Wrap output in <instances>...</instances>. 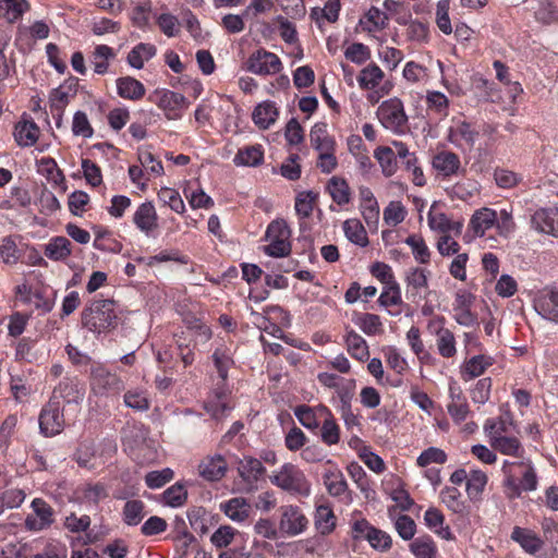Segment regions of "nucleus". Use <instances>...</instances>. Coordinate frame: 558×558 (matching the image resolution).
Listing matches in <instances>:
<instances>
[{
    "label": "nucleus",
    "instance_id": "obj_1",
    "mask_svg": "<svg viewBox=\"0 0 558 558\" xmlns=\"http://www.w3.org/2000/svg\"><path fill=\"white\" fill-rule=\"evenodd\" d=\"M505 474V486L509 498L520 497L522 492H533L537 488V475L531 460L512 462L505 460L501 468Z\"/></svg>",
    "mask_w": 558,
    "mask_h": 558
},
{
    "label": "nucleus",
    "instance_id": "obj_2",
    "mask_svg": "<svg viewBox=\"0 0 558 558\" xmlns=\"http://www.w3.org/2000/svg\"><path fill=\"white\" fill-rule=\"evenodd\" d=\"M113 300H95L82 312V324L92 332L100 333L117 326Z\"/></svg>",
    "mask_w": 558,
    "mask_h": 558
},
{
    "label": "nucleus",
    "instance_id": "obj_3",
    "mask_svg": "<svg viewBox=\"0 0 558 558\" xmlns=\"http://www.w3.org/2000/svg\"><path fill=\"white\" fill-rule=\"evenodd\" d=\"M270 482L277 487L301 497L311 494V483L302 470L292 463H284L270 476Z\"/></svg>",
    "mask_w": 558,
    "mask_h": 558
},
{
    "label": "nucleus",
    "instance_id": "obj_4",
    "mask_svg": "<svg viewBox=\"0 0 558 558\" xmlns=\"http://www.w3.org/2000/svg\"><path fill=\"white\" fill-rule=\"evenodd\" d=\"M291 229L283 219L271 221L266 230V240L269 242L264 252L271 257L281 258L289 256L292 250L290 242Z\"/></svg>",
    "mask_w": 558,
    "mask_h": 558
},
{
    "label": "nucleus",
    "instance_id": "obj_5",
    "mask_svg": "<svg viewBox=\"0 0 558 558\" xmlns=\"http://www.w3.org/2000/svg\"><path fill=\"white\" fill-rule=\"evenodd\" d=\"M90 389L96 396L118 395L124 390V381L114 373H111L101 364L90 367Z\"/></svg>",
    "mask_w": 558,
    "mask_h": 558
},
{
    "label": "nucleus",
    "instance_id": "obj_6",
    "mask_svg": "<svg viewBox=\"0 0 558 558\" xmlns=\"http://www.w3.org/2000/svg\"><path fill=\"white\" fill-rule=\"evenodd\" d=\"M377 117L385 129L393 133L404 132L408 117L399 98L393 97L381 102L377 109Z\"/></svg>",
    "mask_w": 558,
    "mask_h": 558
},
{
    "label": "nucleus",
    "instance_id": "obj_7",
    "mask_svg": "<svg viewBox=\"0 0 558 558\" xmlns=\"http://www.w3.org/2000/svg\"><path fill=\"white\" fill-rule=\"evenodd\" d=\"M149 100L161 109L168 120L182 118V109L189 107V100L180 93L170 89H156Z\"/></svg>",
    "mask_w": 558,
    "mask_h": 558
},
{
    "label": "nucleus",
    "instance_id": "obj_8",
    "mask_svg": "<svg viewBox=\"0 0 558 558\" xmlns=\"http://www.w3.org/2000/svg\"><path fill=\"white\" fill-rule=\"evenodd\" d=\"M64 428L63 408L59 400L50 398L39 414V429L46 437L60 434Z\"/></svg>",
    "mask_w": 558,
    "mask_h": 558
},
{
    "label": "nucleus",
    "instance_id": "obj_9",
    "mask_svg": "<svg viewBox=\"0 0 558 558\" xmlns=\"http://www.w3.org/2000/svg\"><path fill=\"white\" fill-rule=\"evenodd\" d=\"M238 474L241 478L242 490L245 493H253L258 488V482L264 478L266 469L262 461L244 456L238 462Z\"/></svg>",
    "mask_w": 558,
    "mask_h": 558
},
{
    "label": "nucleus",
    "instance_id": "obj_10",
    "mask_svg": "<svg viewBox=\"0 0 558 558\" xmlns=\"http://www.w3.org/2000/svg\"><path fill=\"white\" fill-rule=\"evenodd\" d=\"M246 69L256 75H274L282 70V62L276 53L259 48L248 57Z\"/></svg>",
    "mask_w": 558,
    "mask_h": 558
},
{
    "label": "nucleus",
    "instance_id": "obj_11",
    "mask_svg": "<svg viewBox=\"0 0 558 558\" xmlns=\"http://www.w3.org/2000/svg\"><path fill=\"white\" fill-rule=\"evenodd\" d=\"M280 513L279 530L282 534L296 536L307 529L308 520L298 506H281Z\"/></svg>",
    "mask_w": 558,
    "mask_h": 558
},
{
    "label": "nucleus",
    "instance_id": "obj_12",
    "mask_svg": "<svg viewBox=\"0 0 558 558\" xmlns=\"http://www.w3.org/2000/svg\"><path fill=\"white\" fill-rule=\"evenodd\" d=\"M33 513L25 519V527L28 531H41L49 527L54 521L52 507L41 498L32 501Z\"/></svg>",
    "mask_w": 558,
    "mask_h": 558
},
{
    "label": "nucleus",
    "instance_id": "obj_13",
    "mask_svg": "<svg viewBox=\"0 0 558 558\" xmlns=\"http://www.w3.org/2000/svg\"><path fill=\"white\" fill-rule=\"evenodd\" d=\"M534 307L542 317L558 324V288H544L539 291Z\"/></svg>",
    "mask_w": 558,
    "mask_h": 558
},
{
    "label": "nucleus",
    "instance_id": "obj_14",
    "mask_svg": "<svg viewBox=\"0 0 558 558\" xmlns=\"http://www.w3.org/2000/svg\"><path fill=\"white\" fill-rule=\"evenodd\" d=\"M449 399L447 411L456 423L465 421L470 414V408L461 387L456 380L449 383Z\"/></svg>",
    "mask_w": 558,
    "mask_h": 558
},
{
    "label": "nucleus",
    "instance_id": "obj_15",
    "mask_svg": "<svg viewBox=\"0 0 558 558\" xmlns=\"http://www.w3.org/2000/svg\"><path fill=\"white\" fill-rule=\"evenodd\" d=\"M478 137L475 131L468 122H458L452 125L448 132V140L451 144L460 149L471 150Z\"/></svg>",
    "mask_w": 558,
    "mask_h": 558
},
{
    "label": "nucleus",
    "instance_id": "obj_16",
    "mask_svg": "<svg viewBox=\"0 0 558 558\" xmlns=\"http://www.w3.org/2000/svg\"><path fill=\"white\" fill-rule=\"evenodd\" d=\"M558 223V208H538L531 216V227L541 233L556 236Z\"/></svg>",
    "mask_w": 558,
    "mask_h": 558
},
{
    "label": "nucleus",
    "instance_id": "obj_17",
    "mask_svg": "<svg viewBox=\"0 0 558 558\" xmlns=\"http://www.w3.org/2000/svg\"><path fill=\"white\" fill-rule=\"evenodd\" d=\"M133 222L147 236L158 228V216L151 202H145L137 207Z\"/></svg>",
    "mask_w": 558,
    "mask_h": 558
},
{
    "label": "nucleus",
    "instance_id": "obj_18",
    "mask_svg": "<svg viewBox=\"0 0 558 558\" xmlns=\"http://www.w3.org/2000/svg\"><path fill=\"white\" fill-rule=\"evenodd\" d=\"M51 398H61L66 403H78L84 398L83 385L76 377H64L54 388Z\"/></svg>",
    "mask_w": 558,
    "mask_h": 558
},
{
    "label": "nucleus",
    "instance_id": "obj_19",
    "mask_svg": "<svg viewBox=\"0 0 558 558\" xmlns=\"http://www.w3.org/2000/svg\"><path fill=\"white\" fill-rule=\"evenodd\" d=\"M228 470L226 459L221 454L206 457L198 465L199 475L208 482L220 481Z\"/></svg>",
    "mask_w": 558,
    "mask_h": 558
},
{
    "label": "nucleus",
    "instance_id": "obj_20",
    "mask_svg": "<svg viewBox=\"0 0 558 558\" xmlns=\"http://www.w3.org/2000/svg\"><path fill=\"white\" fill-rule=\"evenodd\" d=\"M510 538L530 555H535L544 546L542 538L534 531L526 527L514 526Z\"/></svg>",
    "mask_w": 558,
    "mask_h": 558
},
{
    "label": "nucleus",
    "instance_id": "obj_21",
    "mask_svg": "<svg viewBox=\"0 0 558 558\" xmlns=\"http://www.w3.org/2000/svg\"><path fill=\"white\" fill-rule=\"evenodd\" d=\"M40 130L32 119H23L15 124L14 138L19 146L31 147L39 137Z\"/></svg>",
    "mask_w": 558,
    "mask_h": 558
},
{
    "label": "nucleus",
    "instance_id": "obj_22",
    "mask_svg": "<svg viewBox=\"0 0 558 558\" xmlns=\"http://www.w3.org/2000/svg\"><path fill=\"white\" fill-rule=\"evenodd\" d=\"M326 463L331 465L323 475L327 492L333 497H340L347 494L348 484L341 470L335 466L331 460H327Z\"/></svg>",
    "mask_w": 558,
    "mask_h": 558
},
{
    "label": "nucleus",
    "instance_id": "obj_23",
    "mask_svg": "<svg viewBox=\"0 0 558 558\" xmlns=\"http://www.w3.org/2000/svg\"><path fill=\"white\" fill-rule=\"evenodd\" d=\"M318 411L320 412V416H324L320 427V437L323 442L328 446L337 445L340 440V428L332 413L325 405H319Z\"/></svg>",
    "mask_w": 558,
    "mask_h": 558
},
{
    "label": "nucleus",
    "instance_id": "obj_24",
    "mask_svg": "<svg viewBox=\"0 0 558 558\" xmlns=\"http://www.w3.org/2000/svg\"><path fill=\"white\" fill-rule=\"evenodd\" d=\"M493 365V357L480 354L472 356L465 361L461 366V378L464 381L474 379L485 373V371Z\"/></svg>",
    "mask_w": 558,
    "mask_h": 558
},
{
    "label": "nucleus",
    "instance_id": "obj_25",
    "mask_svg": "<svg viewBox=\"0 0 558 558\" xmlns=\"http://www.w3.org/2000/svg\"><path fill=\"white\" fill-rule=\"evenodd\" d=\"M432 166L444 177H451L458 173L461 162L457 154L442 150L433 157Z\"/></svg>",
    "mask_w": 558,
    "mask_h": 558
},
{
    "label": "nucleus",
    "instance_id": "obj_26",
    "mask_svg": "<svg viewBox=\"0 0 558 558\" xmlns=\"http://www.w3.org/2000/svg\"><path fill=\"white\" fill-rule=\"evenodd\" d=\"M206 412L216 421H221L231 411L226 390L216 391L204 403Z\"/></svg>",
    "mask_w": 558,
    "mask_h": 558
},
{
    "label": "nucleus",
    "instance_id": "obj_27",
    "mask_svg": "<svg viewBox=\"0 0 558 558\" xmlns=\"http://www.w3.org/2000/svg\"><path fill=\"white\" fill-rule=\"evenodd\" d=\"M220 510L232 521L243 522L251 513V505L242 497H234L220 505Z\"/></svg>",
    "mask_w": 558,
    "mask_h": 558
},
{
    "label": "nucleus",
    "instance_id": "obj_28",
    "mask_svg": "<svg viewBox=\"0 0 558 558\" xmlns=\"http://www.w3.org/2000/svg\"><path fill=\"white\" fill-rule=\"evenodd\" d=\"M488 442L493 450L498 451L504 456L523 458L524 448L521 440L515 436L508 435L504 437H495L494 440Z\"/></svg>",
    "mask_w": 558,
    "mask_h": 558
},
{
    "label": "nucleus",
    "instance_id": "obj_29",
    "mask_svg": "<svg viewBox=\"0 0 558 558\" xmlns=\"http://www.w3.org/2000/svg\"><path fill=\"white\" fill-rule=\"evenodd\" d=\"M117 90L121 98L129 100H140L146 92L143 83L132 76L119 77L117 80Z\"/></svg>",
    "mask_w": 558,
    "mask_h": 558
},
{
    "label": "nucleus",
    "instance_id": "obj_30",
    "mask_svg": "<svg viewBox=\"0 0 558 558\" xmlns=\"http://www.w3.org/2000/svg\"><path fill=\"white\" fill-rule=\"evenodd\" d=\"M310 141L313 148L318 153L336 150V142L328 134L326 123L319 122L314 124L310 132Z\"/></svg>",
    "mask_w": 558,
    "mask_h": 558
},
{
    "label": "nucleus",
    "instance_id": "obj_31",
    "mask_svg": "<svg viewBox=\"0 0 558 558\" xmlns=\"http://www.w3.org/2000/svg\"><path fill=\"white\" fill-rule=\"evenodd\" d=\"M497 221V213L490 208L476 210L471 220L470 228L476 236H483L486 230L490 229Z\"/></svg>",
    "mask_w": 558,
    "mask_h": 558
},
{
    "label": "nucleus",
    "instance_id": "obj_32",
    "mask_svg": "<svg viewBox=\"0 0 558 558\" xmlns=\"http://www.w3.org/2000/svg\"><path fill=\"white\" fill-rule=\"evenodd\" d=\"M278 114L275 102L264 101L255 107L252 118L258 128L266 130L276 122Z\"/></svg>",
    "mask_w": 558,
    "mask_h": 558
},
{
    "label": "nucleus",
    "instance_id": "obj_33",
    "mask_svg": "<svg viewBox=\"0 0 558 558\" xmlns=\"http://www.w3.org/2000/svg\"><path fill=\"white\" fill-rule=\"evenodd\" d=\"M157 48L153 44L140 43L128 53L126 61L134 69H142L146 61L156 56Z\"/></svg>",
    "mask_w": 558,
    "mask_h": 558
},
{
    "label": "nucleus",
    "instance_id": "obj_34",
    "mask_svg": "<svg viewBox=\"0 0 558 558\" xmlns=\"http://www.w3.org/2000/svg\"><path fill=\"white\" fill-rule=\"evenodd\" d=\"M336 515L330 505L322 504L316 506L314 523L320 534H329L336 527Z\"/></svg>",
    "mask_w": 558,
    "mask_h": 558
},
{
    "label": "nucleus",
    "instance_id": "obj_35",
    "mask_svg": "<svg viewBox=\"0 0 558 558\" xmlns=\"http://www.w3.org/2000/svg\"><path fill=\"white\" fill-rule=\"evenodd\" d=\"M326 190L332 201L339 206L347 205L351 201L350 186L343 178L335 175L329 179Z\"/></svg>",
    "mask_w": 558,
    "mask_h": 558
},
{
    "label": "nucleus",
    "instance_id": "obj_36",
    "mask_svg": "<svg viewBox=\"0 0 558 558\" xmlns=\"http://www.w3.org/2000/svg\"><path fill=\"white\" fill-rule=\"evenodd\" d=\"M145 508L146 506L141 499L128 500L121 512L123 523L129 526L138 525L146 514Z\"/></svg>",
    "mask_w": 558,
    "mask_h": 558
},
{
    "label": "nucleus",
    "instance_id": "obj_37",
    "mask_svg": "<svg viewBox=\"0 0 558 558\" xmlns=\"http://www.w3.org/2000/svg\"><path fill=\"white\" fill-rule=\"evenodd\" d=\"M425 524L428 529L433 530L437 535L445 539H451L452 533L448 525H444L445 517L440 510L430 507L424 514Z\"/></svg>",
    "mask_w": 558,
    "mask_h": 558
},
{
    "label": "nucleus",
    "instance_id": "obj_38",
    "mask_svg": "<svg viewBox=\"0 0 558 558\" xmlns=\"http://www.w3.org/2000/svg\"><path fill=\"white\" fill-rule=\"evenodd\" d=\"M512 426L513 421L510 415L500 416L498 418H488L484 424V432L488 441H492L495 437L508 436Z\"/></svg>",
    "mask_w": 558,
    "mask_h": 558
},
{
    "label": "nucleus",
    "instance_id": "obj_39",
    "mask_svg": "<svg viewBox=\"0 0 558 558\" xmlns=\"http://www.w3.org/2000/svg\"><path fill=\"white\" fill-rule=\"evenodd\" d=\"M71 242L64 236L52 238L45 246V255L51 260H64L71 253Z\"/></svg>",
    "mask_w": 558,
    "mask_h": 558
},
{
    "label": "nucleus",
    "instance_id": "obj_40",
    "mask_svg": "<svg viewBox=\"0 0 558 558\" xmlns=\"http://www.w3.org/2000/svg\"><path fill=\"white\" fill-rule=\"evenodd\" d=\"M347 350L350 355L357 361H365L369 356L368 345L365 339L354 330H350L345 335Z\"/></svg>",
    "mask_w": 558,
    "mask_h": 558
},
{
    "label": "nucleus",
    "instance_id": "obj_41",
    "mask_svg": "<svg viewBox=\"0 0 558 558\" xmlns=\"http://www.w3.org/2000/svg\"><path fill=\"white\" fill-rule=\"evenodd\" d=\"M428 271L424 268L411 269L407 277L405 282L408 287V294L413 298L420 296L423 289L428 287Z\"/></svg>",
    "mask_w": 558,
    "mask_h": 558
},
{
    "label": "nucleus",
    "instance_id": "obj_42",
    "mask_svg": "<svg viewBox=\"0 0 558 558\" xmlns=\"http://www.w3.org/2000/svg\"><path fill=\"white\" fill-rule=\"evenodd\" d=\"M11 37L5 32H0V83L15 73V60L12 54L7 56L5 50L9 46Z\"/></svg>",
    "mask_w": 558,
    "mask_h": 558
},
{
    "label": "nucleus",
    "instance_id": "obj_43",
    "mask_svg": "<svg viewBox=\"0 0 558 558\" xmlns=\"http://www.w3.org/2000/svg\"><path fill=\"white\" fill-rule=\"evenodd\" d=\"M353 322L367 336H375L384 332L381 319L376 314H356Z\"/></svg>",
    "mask_w": 558,
    "mask_h": 558
},
{
    "label": "nucleus",
    "instance_id": "obj_44",
    "mask_svg": "<svg viewBox=\"0 0 558 558\" xmlns=\"http://www.w3.org/2000/svg\"><path fill=\"white\" fill-rule=\"evenodd\" d=\"M343 231L350 242L361 247H365L368 244L366 230L359 219L345 220L343 222Z\"/></svg>",
    "mask_w": 558,
    "mask_h": 558
},
{
    "label": "nucleus",
    "instance_id": "obj_45",
    "mask_svg": "<svg viewBox=\"0 0 558 558\" xmlns=\"http://www.w3.org/2000/svg\"><path fill=\"white\" fill-rule=\"evenodd\" d=\"M384 78L383 70L375 63H371L361 70L357 82L362 89H374Z\"/></svg>",
    "mask_w": 558,
    "mask_h": 558
},
{
    "label": "nucleus",
    "instance_id": "obj_46",
    "mask_svg": "<svg viewBox=\"0 0 558 558\" xmlns=\"http://www.w3.org/2000/svg\"><path fill=\"white\" fill-rule=\"evenodd\" d=\"M409 547L415 558H436L437 556V546L428 535L416 537Z\"/></svg>",
    "mask_w": 558,
    "mask_h": 558
},
{
    "label": "nucleus",
    "instance_id": "obj_47",
    "mask_svg": "<svg viewBox=\"0 0 558 558\" xmlns=\"http://www.w3.org/2000/svg\"><path fill=\"white\" fill-rule=\"evenodd\" d=\"M264 153L260 145H254L240 149L234 156V163L238 166L255 167L263 162Z\"/></svg>",
    "mask_w": 558,
    "mask_h": 558
},
{
    "label": "nucleus",
    "instance_id": "obj_48",
    "mask_svg": "<svg viewBox=\"0 0 558 558\" xmlns=\"http://www.w3.org/2000/svg\"><path fill=\"white\" fill-rule=\"evenodd\" d=\"M374 155L385 177H391L396 173L398 166L392 148L387 146L377 147Z\"/></svg>",
    "mask_w": 558,
    "mask_h": 558
},
{
    "label": "nucleus",
    "instance_id": "obj_49",
    "mask_svg": "<svg viewBox=\"0 0 558 558\" xmlns=\"http://www.w3.org/2000/svg\"><path fill=\"white\" fill-rule=\"evenodd\" d=\"M441 501L449 510L454 513L463 514L466 511V506L461 499V493L456 487H445L440 492Z\"/></svg>",
    "mask_w": 558,
    "mask_h": 558
},
{
    "label": "nucleus",
    "instance_id": "obj_50",
    "mask_svg": "<svg viewBox=\"0 0 558 558\" xmlns=\"http://www.w3.org/2000/svg\"><path fill=\"white\" fill-rule=\"evenodd\" d=\"M426 105L429 111L440 117H447L449 113V100L447 96L440 92H427Z\"/></svg>",
    "mask_w": 558,
    "mask_h": 558
},
{
    "label": "nucleus",
    "instance_id": "obj_51",
    "mask_svg": "<svg viewBox=\"0 0 558 558\" xmlns=\"http://www.w3.org/2000/svg\"><path fill=\"white\" fill-rule=\"evenodd\" d=\"M487 484V475L481 470H473L466 481V493L471 499H477Z\"/></svg>",
    "mask_w": 558,
    "mask_h": 558
},
{
    "label": "nucleus",
    "instance_id": "obj_52",
    "mask_svg": "<svg viewBox=\"0 0 558 558\" xmlns=\"http://www.w3.org/2000/svg\"><path fill=\"white\" fill-rule=\"evenodd\" d=\"M404 242L411 247L413 256L418 263L427 264L429 262L430 252L422 236L411 234Z\"/></svg>",
    "mask_w": 558,
    "mask_h": 558
},
{
    "label": "nucleus",
    "instance_id": "obj_53",
    "mask_svg": "<svg viewBox=\"0 0 558 558\" xmlns=\"http://www.w3.org/2000/svg\"><path fill=\"white\" fill-rule=\"evenodd\" d=\"M317 194L313 191L301 192L295 198V211L301 218H308L314 209Z\"/></svg>",
    "mask_w": 558,
    "mask_h": 558
},
{
    "label": "nucleus",
    "instance_id": "obj_54",
    "mask_svg": "<svg viewBox=\"0 0 558 558\" xmlns=\"http://www.w3.org/2000/svg\"><path fill=\"white\" fill-rule=\"evenodd\" d=\"M436 344L438 353L446 359H450L456 355V338L451 330L440 331V335L436 336Z\"/></svg>",
    "mask_w": 558,
    "mask_h": 558
},
{
    "label": "nucleus",
    "instance_id": "obj_55",
    "mask_svg": "<svg viewBox=\"0 0 558 558\" xmlns=\"http://www.w3.org/2000/svg\"><path fill=\"white\" fill-rule=\"evenodd\" d=\"M294 415L308 429H315L319 426L318 415L320 416V412L318 408L314 410L307 405H299L294 410Z\"/></svg>",
    "mask_w": 558,
    "mask_h": 558
},
{
    "label": "nucleus",
    "instance_id": "obj_56",
    "mask_svg": "<svg viewBox=\"0 0 558 558\" xmlns=\"http://www.w3.org/2000/svg\"><path fill=\"white\" fill-rule=\"evenodd\" d=\"M492 386L493 383L489 377L478 379L470 390L472 401L477 404H485L489 400Z\"/></svg>",
    "mask_w": 558,
    "mask_h": 558
},
{
    "label": "nucleus",
    "instance_id": "obj_57",
    "mask_svg": "<svg viewBox=\"0 0 558 558\" xmlns=\"http://www.w3.org/2000/svg\"><path fill=\"white\" fill-rule=\"evenodd\" d=\"M366 22L371 26H364L363 29L368 33L384 29L388 24V15L376 7H372L365 14Z\"/></svg>",
    "mask_w": 558,
    "mask_h": 558
},
{
    "label": "nucleus",
    "instance_id": "obj_58",
    "mask_svg": "<svg viewBox=\"0 0 558 558\" xmlns=\"http://www.w3.org/2000/svg\"><path fill=\"white\" fill-rule=\"evenodd\" d=\"M378 303L384 306L400 305L402 303L401 289L398 282H392L384 287L378 298Z\"/></svg>",
    "mask_w": 558,
    "mask_h": 558
},
{
    "label": "nucleus",
    "instance_id": "obj_59",
    "mask_svg": "<svg viewBox=\"0 0 558 558\" xmlns=\"http://www.w3.org/2000/svg\"><path fill=\"white\" fill-rule=\"evenodd\" d=\"M165 504L175 508L181 507L187 498V492L183 485L175 483L163 492Z\"/></svg>",
    "mask_w": 558,
    "mask_h": 558
},
{
    "label": "nucleus",
    "instance_id": "obj_60",
    "mask_svg": "<svg viewBox=\"0 0 558 558\" xmlns=\"http://www.w3.org/2000/svg\"><path fill=\"white\" fill-rule=\"evenodd\" d=\"M74 96V92L71 86L61 85L54 88L50 94L51 108L58 110L60 114L69 104L71 97Z\"/></svg>",
    "mask_w": 558,
    "mask_h": 558
},
{
    "label": "nucleus",
    "instance_id": "obj_61",
    "mask_svg": "<svg viewBox=\"0 0 558 558\" xmlns=\"http://www.w3.org/2000/svg\"><path fill=\"white\" fill-rule=\"evenodd\" d=\"M123 399L124 404L135 411H147L150 405L146 393L141 390H128Z\"/></svg>",
    "mask_w": 558,
    "mask_h": 558
},
{
    "label": "nucleus",
    "instance_id": "obj_62",
    "mask_svg": "<svg viewBox=\"0 0 558 558\" xmlns=\"http://www.w3.org/2000/svg\"><path fill=\"white\" fill-rule=\"evenodd\" d=\"M72 132L75 136L90 138L94 135L87 114L83 111H76L73 116Z\"/></svg>",
    "mask_w": 558,
    "mask_h": 558
},
{
    "label": "nucleus",
    "instance_id": "obj_63",
    "mask_svg": "<svg viewBox=\"0 0 558 558\" xmlns=\"http://www.w3.org/2000/svg\"><path fill=\"white\" fill-rule=\"evenodd\" d=\"M158 197L161 202H163L178 214H182L185 209L184 202L181 198L179 192L171 187H162L158 192Z\"/></svg>",
    "mask_w": 558,
    "mask_h": 558
},
{
    "label": "nucleus",
    "instance_id": "obj_64",
    "mask_svg": "<svg viewBox=\"0 0 558 558\" xmlns=\"http://www.w3.org/2000/svg\"><path fill=\"white\" fill-rule=\"evenodd\" d=\"M156 23L167 37H174L180 33V22L177 16L170 13H161L158 15Z\"/></svg>",
    "mask_w": 558,
    "mask_h": 558
}]
</instances>
